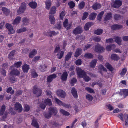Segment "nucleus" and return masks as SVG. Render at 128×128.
Returning <instances> with one entry per match:
<instances>
[{
    "label": "nucleus",
    "mask_w": 128,
    "mask_h": 128,
    "mask_svg": "<svg viewBox=\"0 0 128 128\" xmlns=\"http://www.w3.org/2000/svg\"><path fill=\"white\" fill-rule=\"evenodd\" d=\"M77 73L78 76L80 78H83L84 81L88 82L91 80V79L86 75V73L79 68L76 69Z\"/></svg>",
    "instance_id": "nucleus-1"
},
{
    "label": "nucleus",
    "mask_w": 128,
    "mask_h": 128,
    "mask_svg": "<svg viewBox=\"0 0 128 128\" xmlns=\"http://www.w3.org/2000/svg\"><path fill=\"white\" fill-rule=\"evenodd\" d=\"M118 117L122 121H124L125 123V125L126 126H128V114H120L118 116Z\"/></svg>",
    "instance_id": "nucleus-2"
},
{
    "label": "nucleus",
    "mask_w": 128,
    "mask_h": 128,
    "mask_svg": "<svg viewBox=\"0 0 128 128\" xmlns=\"http://www.w3.org/2000/svg\"><path fill=\"white\" fill-rule=\"evenodd\" d=\"M104 50V48L98 44L95 46V51L98 53L100 54L103 52Z\"/></svg>",
    "instance_id": "nucleus-3"
},
{
    "label": "nucleus",
    "mask_w": 128,
    "mask_h": 128,
    "mask_svg": "<svg viewBox=\"0 0 128 128\" xmlns=\"http://www.w3.org/2000/svg\"><path fill=\"white\" fill-rule=\"evenodd\" d=\"M48 112L52 115L55 116L57 114L58 110L55 107H51L49 108Z\"/></svg>",
    "instance_id": "nucleus-4"
},
{
    "label": "nucleus",
    "mask_w": 128,
    "mask_h": 128,
    "mask_svg": "<svg viewBox=\"0 0 128 128\" xmlns=\"http://www.w3.org/2000/svg\"><path fill=\"white\" fill-rule=\"evenodd\" d=\"M122 5V2L121 1L117 0L114 2L113 6L114 8H118L121 6Z\"/></svg>",
    "instance_id": "nucleus-5"
},
{
    "label": "nucleus",
    "mask_w": 128,
    "mask_h": 128,
    "mask_svg": "<svg viewBox=\"0 0 128 128\" xmlns=\"http://www.w3.org/2000/svg\"><path fill=\"white\" fill-rule=\"evenodd\" d=\"M26 9V6L24 4H22L21 6L20 7L19 9L17 10V12L18 14H21L24 13Z\"/></svg>",
    "instance_id": "nucleus-6"
},
{
    "label": "nucleus",
    "mask_w": 128,
    "mask_h": 128,
    "mask_svg": "<svg viewBox=\"0 0 128 128\" xmlns=\"http://www.w3.org/2000/svg\"><path fill=\"white\" fill-rule=\"evenodd\" d=\"M33 92L34 94H36L38 96L41 95L42 92L41 90L38 88L37 86H35L33 89Z\"/></svg>",
    "instance_id": "nucleus-7"
},
{
    "label": "nucleus",
    "mask_w": 128,
    "mask_h": 128,
    "mask_svg": "<svg viewBox=\"0 0 128 128\" xmlns=\"http://www.w3.org/2000/svg\"><path fill=\"white\" fill-rule=\"evenodd\" d=\"M82 32V28L79 26L75 29L73 32V33L75 35L80 34Z\"/></svg>",
    "instance_id": "nucleus-8"
},
{
    "label": "nucleus",
    "mask_w": 128,
    "mask_h": 128,
    "mask_svg": "<svg viewBox=\"0 0 128 128\" xmlns=\"http://www.w3.org/2000/svg\"><path fill=\"white\" fill-rule=\"evenodd\" d=\"M58 95L62 98H64L66 96L65 92L62 90H59L57 92Z\"/></svg>",
    "instance_id": "nucleus-9"
},
{
    "label": "nucleus",
    "mask_w": 128,
    "mask_h": 128,
    "mask_svg": "<svg viewBox=\"0 0 128 128\" xmlns=\"http://www.w3.org/2000/svg\"><path fill=\"white\" fill-rule=\"evenodd\" d=\"M57 77V75L55 74H52L49 76L47 78V80L48 82L50 83L53 80Z\"/></svg>",
    "instance_id": "nucleus-10"
},
{
    "label": "nucleus",
    "mask_w": 128,
    "mask_h": 128,
    "mask_svg": "<svg viewBox=\"0 0 128 128\" xmlns=\"http://www.w3.org/2000/svg\"><path fill=\"white\" fill-rule=\"evenodd\" d=\"M15 108L16 110L19 112H22V108L21 104L19 103H16L15 104Z\"/></svg>",
    "instance_id": "nucleus-11"
},
{
    "label": "nucleus",
    "mask_w": 128,
    "mask_h": 128,
    "mask_svg": "<svg viewBox=\"0 0 128 128\" xmlns=\"http://www.w3.org/2000/svg\"><path fill=\"white\" fill-rule=\"evenodd\" d=\"M68 76V74L66 71L64 72L61 76V79L62 81H66Z\"/></svg>",
    "instance_id": "nucleus-12"
},
{
    "label": "nucleus",
    "mask_w": 128,
    "mask_h": 128,
    "mask_svg": "<svg viewBox=\"0 0 128 128\" xmlns=\"http://www.w3.org/2000/svg\"><path fill=\"white\" fill-rule=\"evenodd\" d=\"M127 71V69L126 68H124L122 70L119 71V73L120 74L122 77H123L126 74Z\"/></svg>",
    "instance_id": "nucleus-13"
},
{
    "label": "nucleus",
    "mask_w": 128,
    "mask_h": 128,
    "mask_svg": "<svg viewBox=\"0 0 128 128\" xmlns=\"http://www.w3.org/2000/svg\"><path fill=\"white\" fill-rule=\"evenodd\" d=\"M98 60L97 59L94 60L90 63V66L92 68H94L96 67L97 63Z\"/></svg>",
    "instance_id": "nucleus-14"
},
{
    "label": "nucleus",
    "mask_w": 128,
    "mask_h": 128,
    "mask_svg": "<svg viewBox=\"0 0 128 128\" xmlns=\"http://www.w3.org/2000/svg\"><path fill=\"white\" fill-rule=\"evenodd\" d=\"M94 25V24L92 22H88L86 24L84 27V28L87 31L89 30V28Z\"/></svg>",
    "instance_id": "nucleus-15"
},
{
    "label": "nucleus",
    "mask_w": 128,
    "mask_h": 128,
    "mask_svg": "<svg viewBox=\"0 0 128 128\" xmlns=\"http://www.w3.org/2000/svg\"><path fill=\"white\" fill-rule=\"evenodd\" d=\"M20 74V72L17 70H13L10 72L11 75H14L16 76H18Z\"/></svg>",
    "instance_id": "nucleus-16"
},
{
    "label": "nucleus",
    "mask_w": 128,
    "mask_h": 128,
    "mask_svg": "<svg viewBox=\"0 0 128 128\" xmlns=\"http://www.w3.org/2000/svg\"><path fill=\"white\" fill-rule=\"evenodd\" d=\"M71 92L75 98H78V95L77 92L74 88H72Z\"/></svg>",
    "instance_id": "nucleus-17"
},
{
    "label": "nucleus",
    "mask_w": 128,
    "mask_h": 128,
    "mask_svg": "<svg viewBox=\"0 0 128 128\" xmlns=\"http://www.w3.org/2000/svg\"><path fill=\"white\" fill-rule=\"evenodd\" d=\"M82 50L80 48H78L75 53L74 56L76 57H77L82 54Z\"/></svg>",
    "instance_id": "nucleus-18"
},
{
    "label": "nucleus",
    "mask_w": 128,
    "mask_h": 128,
    "mask_svg": "<svg viewBox=\"0 0 128 128\" xmlns=\"http://www.w3.org/2000/svg\"><path fill=\"white\" fill-rule=\"evenodd\" d=\"M21 18L19 16L17 17L15 19L12 24L13 25H17L20 22L21 20Z\"/></svg>",
    "instance_id": "nucleus-19"
},
{
    "label": "nucleus",
    "mask_w": 128,
    "mask_h": 128,
    "mask_svg": "<svg viewBox=\"0 0 128 128\" xmlns=\"http://www.w3.org/2000/svg\"><path fill=\"white\" fill-rule=\"evenodd\" d=\"M28 5L31 8L33 9L36 8L37 6V4L35 2H30Z\"/></svg>",
    "instance_id": "nucleus-20"
},
{
    "label": "nucleus",
    "mask_w": 128,
    "mask_h": 128,
    "mask_svg": "<svg viewBox=\"0 0 128 128\" xmlns=\"http://www.w3.org/2000/svg\"><path fill=\"white\" fill-rule=\"evenodd\" d=\"M101 7L100 4L97 3L94 4L92 6V8L95 10L100 8Z\"/></svg>",
    "instance_id": "nucleus-21"
},
{
    "label": "nucleus",
    "mask_w": 128,
    "mask_h": 128,
    "mask_svg": "<svg viewBox=\"0 0 128 128\" xmlns=\"http://www.w3.org/2000/svg\"><path fill=\"white\" fill-rule=\"evenodd\" d=\"M122 27L121 25L115 24L112 26H111V28L113 30H115L117 29H120Z\"/></svg>",
    "instance_id": "nucleus-22"
},
{
    "label": "nucleus",
    "mask_w": 128,
    "mask_h": 128,
    "mask_svg": "<svg viewBox=\"0 0 128 128\" xmlns=\"http://www.w3.org/2000/svg\"><path fill=\"white\" fill-rule=\"evenodd\" d=\"M112 17V14L111 13H109L105 14V16L104 18L105 21H107L110 20Z\"/></svg>",
    "instance_id": "nucleus-23"
},
{
    "label": "nucleus",
    "mask_w": 128,
    "mask_h": 128,
    "mask_svg": "<svg viewBox=\"0 0 128 128\" xmlns=\"http://www.w3.org/2000/svg\"><path fill=\"white\" fill-rule=\"evenodd\" d=\"M22 69L24 72L27 73L30 69L29 66L26 64H25L23 66Z\"/></svg>",
    "instance_id": "nucleus-24"
},
{
    "label": "nucleus",
    "mask_w": 128,
    "mask_h": 128,
    "mask_svg": "<svg viewBox=\"0 0 128 128\" xmlns=\"http://www.w3.org/2000/svg\"><path fill=\"white\" fill-rule=\"evenodd\" d=\"M46 5V8L49 10L51 5V2L50 0H47L45 2Z\"/></svg>",
    "instance_id": "nucleus-25"
},
{
    "label": "nucleus",
    "mask_w": 128,
    "mask_h": 128,
    "mask_svg": "<svg viewBox=\"0 0 128 128\" xmlns=\"http://www.w3.org/2000/svg\"><path fill=\"white\" fill-rule=\"evenodd\" d=\"M97 16V14L95 13H92L89 16V19L91 20H93L95 19Z\"/></svg>",
    "instance_id": "nucleus-26"
},
{
    "label": "nucleus",
    "mask_w": 128,
    "mask_h": 128,
    "mask_svg": "<svg viewBox=\"0 0 128 128\" xmlns=\"http://www.w3.org/2000/svg\"><path fill=\"white\" fill-rule=\"evenodd\" d=\"M16 51L15 50H13L8 55V58L10 60H12L13 56L14 55Z\"/></svg>",
    "instance_id": "nucleus-27"
},
{
    "label": "nucleus",
    "mask_w": 128,
    "mask_h": 128,
    "mask_svg": "<svg viewBox=\"0 0 128 128\" xmlns=\"http://www.w3.org/2000/svg\"><path fill=\"white\" fill-rule=\"evenodd\" d=\"M84 57L86 58L91 59L93 58L94 56L91 54L87 53L85 54L84 55Z\"/></svg>",
    "instance_id": "nucleus-28"
},
{
    "label": "nucleus",
    "mask_w": 128,
    "mask_h": 128,
    "mask_svg": "<svg viewBox=\"0 0 128 128\" xmlns=\"http://www.w3.org/2000/svg\"><path fill=\"white\" fill-rule=\"evenodd\" d=\"M72 54V52H69L68 53L65 57V60L66 61H68L71 58Z\"/></svg>",
    "instance_id": "nucleus-29"
},
{
    "label": "nucleus",
    "mask_w": 128,
    "mask_h": 128,
    "mask_svg": "<svg viewBox=\"0 0 128 128\" xmlns=\"http://www.w3.org/2000/svg\"><path fill=\"white\" fill-rule=\"evenodd\" d=\"M44 103L46 104L48 106H51L52 104L51 100L48 98L45 100Z\"/></svg>",
    "instance_id": "nucleus-30"
},
{
    "label": "nucleus",
    "mask_w": 128,
    "mask_h": 128,
    "mask_svg": "<svg viewBox=\"0 0 128 128\" xmlns=\"http://www.w3.org/2000/svg\"><path fill=\"white\" fill-rule=\"evenodd\" d=\"M104 13V11H102L101 12L98 16L97 18L99 21H101L102 19Z\"/></svg>",
    "instance_id": "nucleus-31"
},
{
    "label": "nucleus",
    "mask_w": 128,
    "mask_h": 128,
    "mask_svg": "<svg viewBox=\"0 0 128 128\" xmlns=\"http://www.w3.org/2000/svg\"><path fill=\"white\" fill-rule=\"evenodd\" d=\"M50 20L51 24H53L54 25L55 24V19L53 15H51L50 16Z\"/></svg>",
    "instance_id": "nucleus-32"
},
{
    "label": "nucleus",
    "mask_w": 128,
    "mask_h": 128,
    "mask_svg": "<svg viewBox=\"0 0 128 128\" xmlns=\"http://www.w3.org/2000/svg\"><path fill=\"white\" fill-rule=\"evenodd\" d=\"M37 53V52L35 50H32L29 56L30 58H32L33 56Z\"/></svg>",
    "instance_id": "nucleus-33"
},
{
    "label": "nucleus",
    "mask_w": 128,
    "mask_h": 128,
    "mask_svg": "<svg viewBox=\"0 0 128 128\" xmlns=\"http://www.w3.org/2000/svg\"><path fill=\"white\" fill-rule=\"evenodd\" d=\"M105 66L111 72H112L114 70V68L112 67V66L109 63H107L105 65Z\"/></svg>",
    "instance_id": "nucleus-34"
},
{
    "label": "nucleus",
    "mask_w": 128,
    "mask_h": 128,
    "mask_svg": "<svg viewBox=\"0 0 128 128\" xmlns=\"http://www.w3.org/2000/svg\"><path fill=\"white\" fill-rule=\"evenodd\" d=\"M116 42L119 45H120L122 44V40L121 38L119 37H116L115 38Z\"/></svg>",
    "instance_id": "nucleus-35"
},
{
    "label": "nucleus",
    "mask_w": 128,
    "mask_h": 128,
    "mask_svg": "<svg viewBox=\"0 0 128 128\" xmlns=\"http://www.w3.org/2000/svg\"><path fill=\"white\" fill-rule=\"evenodd\" d=\"M111 58L114 60H118L119 59V58L115 54H112L111 57Z\"/></svg>",
    "instance_id": "nucleus-36"
},
{
    "label": "nucleus",
    "mask_w": 128,
    "mask_h": 128,
    "mask_svg": "<svg viewBox=\"0 0 128 128\" xmlns=\"http://www.w3.org/2000/svg\"><path fill=\"white\" fill-rule=\"evenodd\" d=\"M103 30L101 29H98L94 32V33L97 35H100L102 34Z\"/></svg>",
    "instance_id": "nucleus-37"
},
{
    "label": "nucleus",
    "mask_w": 128,
    "mask_h": 128,
    "mask_svg": "<svg viewBox=\"0 0 128 128\" xmlns=\"http://www.w3.org/2000/svg\"><path fill=\"white\" fill-rule=\"evenodd\" d=\"M116 46L114 44L110 45L107 46L106 48V50L108 51H110L113 49H114Z\"/></svg>",
    "instance_id": "nucleus-38"
},
{
    "label": "nucleus",
    "mask_w": 128,
    "mask_h": 128,
    "mask_svg": "<svg viewBox=\"0 0 128 128\" xmlns=\"http://www.w3.org/2000/svg\"><path fill=\"white\" fill-rule=\"evenodd\" d=\"M2 10L6 15H7L10 12L9 10L5 7L2 8Z\"/></svg>",
    "instance_id": "nucleus-39"
},
{
    "label": "nucleus",
    "mask_w": 128,
    "mask_h": 128,
    "mask_svg": "<svg viewBox=\"0 0 128 128\" xmlns=\"http://www.w3.org/2000/svg\"><path fill=\"white\" fill-rule=\"evenodd\" d=\"M6 110V106L5 105H2L0 111V114L2 115L4 114Z\"/></svg>",
    "instance_id": "nucleus-40"
},
{
    "label": "nucleus",
    "mask_w": 128,
    "mask_h": 128,
    "mask_svg": "<svg viewBox=\"0 0 128 128\" xmlns=\"http://www.w3.org/2000/svg\"><path fill=\"white\" fill-rule=\"evenodd\" d=\"M26 30V28H23L20 29L16 31V32L18 34H20L22 32H24Z\"/></svg>",
    "instance_id": "nucleus-41"
},
{
    "label": "nucleus",
    "mask_w": 128,
    "mask_h": 128,
    "mask_svg": "<svg viewBox=\"0 0 128 128\" xmlns=\"http://www.w3.org/2000/svg\"><path fill=\"white\" fill-rule=\"evenodd\" d=\"M32 125L36 128H39L38 124L37 121L35 120H34L32 124Z\"/></svg>",
    "instance_id": "nucleus-42"
},
{
    "label": "nucleus",
    "mask_w": 128,
    "mask_h": 128,
    "mask_svg": "<svg viewBox=\"0 0 128 128\" xmlns=\"http://www.w3.org/2000/svg\"><path fill=\"white\" fill-rule=\"evenodd\" d=\"M86 99L90 102L92 101L93 99V96L90 94H88L86 95Z\"/></svg>",
    "instance_id": "nucleus-43"
},
{
    "label": "nucleus",
    "mask_w": 128,
    "mask_h": 128,
    "mask_svg": "<svg viewBox=\"0 0 128 128\" xmlns=\"http://www.w3.org/2000/svg\"><path fill=\"white\" fill-rule=\"evenodd\" d=\"M56 8L55 6L51 8L50 11L49 12V14H55L56 12Z\"/></svg>",
    "instance_id": "nucleus-44"
},
{
    "label": "nucleus",
    "mask_w": 128,
    "mask_h": 128,
    "mask_svg": "<svg viewBox=\"0 0 128 128\" xmlns=\"http://www.w3.org/2000/svg\"><path fill=\"white\" fill-rule=\"evenodd\" d=\"M68 5L69 6L70 8H73L75 6V4L72 1L69 2L68 3Z\"/></svg>",
    "instance_id": "nucleus-45"
},
{
    "label": "nucleus",
    "mask_w": 128,
    "mask_h": 128,
    "mask_svg": "<svg viewBox=\"0 0 128 128\" xmlns=\"http://www.w3.org/2000/svg\"><path fill=\"white\" fill-rule=\"evenodd\" d=\"M122 17L118 14H116L114 16V18L116 20H119L122 18Z\"/></svg>",
    "instance_id": "nucleus-46"
},
{
    "label": "nucleus",
    "mask_w": 128,
    "mask_h": 128,
    "mask_svg": "<svg viewBox=\"0 0 128 128\" xmlns=\"http://www.w3.org/2000/svg\"><path fill=\"white\" fill-rule=\"evenodd\" d=\"M55 100L58 104L60 106H62L63 103L60 100L56 98L55 99Z\"/></svg>",
    "instance_id": "nucleus-47"
},
{
    "label": "nucleus",
    "mask_w": 128,
    "mask_h": 128,
    "mask_svg": "<svg viewBox=\"0 0 128 128\" xmlns=\"http://www.w3.org/2000/svg\"><path fill=\"white\" fill-rule=\"evenodd\" d=\"M60 111L62 114L65 116H68L70 115L69 113L68 112L64 110H61Z\"/></svg>",
    "instance_id": "nucleus-48"
},
{
    "label": "nucleus",
    "mask_w": 128,
    "mask_h": 128,
    "mask_svg": "<svg viewBox=\"0 0 128 128\" xmlns=\"http://www.w3.org/2000/svg\"><path fill=\"white\" fill-rule=\"evenodd\" d=\"M12 88L11 87H9L7 90L6 92L8 93H10L11 94H13L14 93V91L12 90V92L11 91L12 90Z\"/></svg>",
    "instance_id": "nucleus-49"
},
{
    "label": "nucleus",
    "mask_w": 128,
    "mask_h": 128,
    "mask_svg": "<svg viewBox=\"0 0 128 128\" xmlns=\"http://www.w3.org/2000/svg\"><path fill=\"white\" fill-rule=\"evenodd\" d=\"M22 64V62H18L14 64V66L18 68L20 67Z\"/></svg>",
    "instance_id": "nucleus-50"
},
{
    "label": "nucleus",
    "mask_w": 128,
    "mask_h": 128,
    "mask_svg": "<svg viewBox=\"0 0 128 128\" xmlns=\"http://www.w3.org/2000/svg\"><path fill=\"white\" fill-rule=\"evenodd\" d=\"M50 34L49 35L51 37H52V36H56L58 34H59L58 32H56L55 31H50Z\"/></svg>",
    "instance_id": "nucleus-51"
},
{
    "label": "nucleus",
    "mask_w": 128,
    "mask_h": 128,
    "mask_svg": "<svg viewBox=\"0 0 128 128\" xmlns=\"http://www.w3.org/2000/svg\"><path fill=\"white\" fill-rule=\"evenodd\" d=\"M85 90L90 93H94V90L90 88L89 87L86 88H85Z\"/></svg>",
    "instance_id": "nucleus-52"
},
{
    "label": "nucleus",
    "mask_w": 128,
    "mask_h": 128,
    "mask_svg": "<svg viewBox=\"0 0 128 128\" xmlns=\"http://www.w3.org/2000/svg\"><path fill=\"white\" fill-rule=\"evenodd\" d=\"M22 22L24 25H27L28 23V20L26 18H24L22 19Z\"/></svg>",
    "instance_id": "nucleus-53"
},
{
    "label": "nucleus",
    "mask_w": 128,
    "mask_h": 128,
    "mask_svg": "<svg viewBox=\"0 0 128 128\" xmlns=\"http://www.w3.org/2000/svg\"><path fill=\"white\" fill-rule=\"evenodd\" d=\"M64 54V52L63 51H62L60 52V54H59L57 55V56H58V58L61 59L62 58Z\"/></svg>",
    "instance_id": "nucleus-54"
},
{
    "label": "nucleus",
    "mask_w": 128,
    "mask_h": 128,
    "mask_svg": "<svg viewBox=\"0 0 128 128\" xmlns=\"http://www.w3.org/2000/svg\"><path fill=\"white\" fill-rule=\"evenodd\" d=\"M46 66L45 65H44L40 66V70L42 72H44L46 70Z\"/></svg>",
    "instance_id": "nucleus-55"
},
{
    "label": "nucleus",
    "mask_w": 128,
    "mask_h": 128,
    "mask_svg": "<svg viewBox=\"0 0 128 128\" xmlns=\"http://www.w3.org/2000/svg\"><path fill=\"white\" fill-rule=\"evenodd\" d=\"M88 12H85L84 13L83 17L82 18V20H85L88 17Z\"/></svg>",
    "instance_id": "nucleus-56"
},
{
    "label": "nucleus",
    "mask_w": 128,
    "mask_h": 128,
    "mask_svg": "<svg viewBox=\"0 0 128 128\" xmlns=\"http://www.w3.org/2000/svg\"><path fill=\"white\" fill-rule=\"evenodd\" d=\"M123 92L124 95V96L125 98L128 96V90L124 89L123 90Z\"/></svg>",
    "instance_id": "nucleus-57"
},
{
    "label": "nucleus",
    "mask_w": 128,
    "mask_h": 128,
    "mask_svg": "<svg viewBox=\"0 0 128 128\" xmlns=\"http://www.w3.org/2000/svg\"><path fill=\"white\" fill-rule=\"evenodd\" d=\"M52 114L48 112V113L45 114L44 116L46 118L49 119L52 117Z\"/></svg>",
    "instance_id": "nucleus-58"
},
{
    "label": "nucleus",
    "mask_w": 128,
    "mask_h": 128,
    "mask_svg": "<svg viewBox=\"0 0 128 128\" xmlns=\"http://www.w3.org/2000/svg\"><path fill=\"white\" fill-rule=\"evenodd\" d=\"M93 40L95 42H100L101 38L98 36L95 37L93 38Z\"/></svg>",
    "instance_id": "nucleus-59"
},
{
    "label": "nucleus",
    "mask_w": 128,
    "mask_h": 128,
    "mask_svg": "<svg viewBox=\"0 0 128 128\" xmlns=\"http://www.w3.org/2000/svg\"><path fill=\"white\" fill-rule=\"evenodd\" d=\"M85 5V2H82L80 4L79 8L80 9H82L84 7Z\"/></svg>",
    "instance_id": "nucleus-60"
},
{
    "label": "nucleus",
    "mask_w": 128,
    "mask_h": 128,
    "mask_svg": "<svg viewBox=\"0 0 128 128\" xmlns=\"http://www.w3.org/2000/svg\"><path fill=\"white\" fill-rule=\"evenodd\" d=\"M99 68L101 70H102L103 71L106 72L107 70L106 68H104V66L102 65H100L99 66Z\"/></svg>",
    "instance_id": "nucleus-61"
},
{
    "label": "nucleus",
    "mask_w": 128,
    "mask_h": 128,
    "mask_svg": "<svg viewBox=\"0 0 128 128\" xmlns=\"http://www.w3.org/2000/svg\"><path fill=\"white\" fill-rule=\"evenodd\" d=\"M24 109L25 111L28 112L30 110V108L28 105H26L24 106Z\"/></svg>",
    "instance_id": "nucleus-62"
},
{
    "label": "nucleus",
    "mask_w": 128,
    "mask_h": 128,
    "mask_svg": "<svg viewBox=\"0 0 128 128\" xmlns=\"http://www.w3.org/2000/svg\"><path fill=\"white\" fill-rule=\"evenodd\" d=\"M113 42L114 40L112 38H110L106 40V43H112Z\"/></svg>",
    "instance_id": "nucleus-63"
},
{
    "label": "nucleus",
    "mask_w": 128,
    "mask_h": 128,
    "mask_svg": "<svg viewBox=\"0 0 128 128\" xmlns=\"http://www.w3.org/2000/svg\"><path fill=\"white\" fill-rule=\"evenodd\" d=\"M82 61L80 59H79L77 60L76 62V64L77 66H80L82 64Z\"/></svg>",
    "instance_id": "nucleus-64"
}]
</instances>
